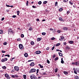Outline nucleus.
Returning a JSON list of instances; mask_svg holds the SVG:
<instances>
[{"instance_id":"1","label":"nucleus","mask_w":79,"mask_h":79,"mask_svg":"<svg viewBox=\"0 0 79 79\" xmlns=\"http://www.w3.org/2000/svg\"><path fill=\"white\" fill-rule=\"evenodd\" d=\"M30 78L31 79H37V77L34 75H31Z\"/></svg>"},{"instance_id":"2","label":"nucleus","mask_w":79,"mask_h":79,"mask_svg":"<svg viewBox=\"0 0 79 79\" xmlns=\"http://www.w3.org/2000/svg\"><path fill=\"white\" fill-rule=\"evenodd\" d=\"M36 71V70L35 69H31L29 71V73H32Z\"/></svg>"},{"instance_id":"3","label":"nucleus","mask_w":79,"mask_h":79,"mask_svg":"<svg viewBox=\"0 0 79 79\" xmlns=\"http://www.w3.org/2000/svg\"><path fill=\"white\" fill-rule=\"evenodd\" d=\"M19 47L20 49L21 50H23V49L24 48V47L22 44H19Z\"/></svg>"},{"instance_id":"4","label":"nucleus","mask_w":79,"mask_h":79,"mask_svg":"<svg viewBox=\"0 0 79 79\" xmlns=\"http://www.w3.org/2000/svg\"><path fill=\"white\" fill-rule=\"evenodd\" d=\"M8 60V59L7 58H4L3 59H2L1 60V61L2 62H5V61H7V60Z\"/></svg>"},{"instance_id":"5","label":"nucleus","mask_w":79,"mask_h":79,"mask_svg":"<svg viewBox=\"0 0 79 79\" xmlns=\"http://www.w3.org/2000/svg\"><path fill=\"white\" fill-rule=\"evenodd\" d=\"M5 76L6 77H7L8 79H10V77L9 76V75L7 73L5 74Z\"/></svg>"},{"instance_id":"6","label":"nucleus","mask_w":79,"mask_h":79,"mask_svg":"<svg viewBox=\"0 0 79 79\" xmlns=\"http://www.w3.org/2000/svg\"><path fill=\"white\" fill-rule=\"evenodd\" d=\"M14 69L15 71H19V67H18L15 66L14 67Z\"/></svg>"},{"instance_id":"7","label":"nucleus","mask_w":79,"mask_h":79,"mask_svg":"<svg viewBox=\"0 0 79 79\" xmlns=\"http://www.w3.org/2000/svg\"><path fill=\"white\" fill-rule=\"evenodd\" d=\"M31 66H34L35 65V64L34 62H32L31 64H30Z\"/></svg>"},{"instance_id":"8","label":"nucleus","mask_w":79,"mask_h":79,"mask_svg":"<svg viewBox=\"0 0 79 79\" xmlns=\"http://www.w3.org/2000/svg\"><path fill=\"white\" fill-rule=\"evenodd\" d=\"M65 49L66 50H68L70 49V48H69V47L68 46H67L65 48Z\"/></svg>"},{"instance_id":"9","label":"nucleus","mask_w":79,"mask_h":79,"mask_svg":"<svg viewBox=\"0 0 79 79\" xmlns=\"http://www.w3.org/2000/svg\"><path fill=\"white\" fill-rule=\"evenodd\" d=\"M63 29L64 31H67L68 30V28L67 27H64L63 28Z\"/></svg>"},{"instance_id":"10","label":"nucleus","mask_w":79,"mask_h":79,"mask_svg":"<svg viewBox=\"0 0 79 79\" xmlns=\"http://www.w3.org/2000/svg\"><path fill=\"white\" fill-rule=\"evenodd\" d=\"M40 53H41V52H40V51H36L35 52L36 54H40Z\"/></svg>"},{"instance_id":"11","label":"nucleus","mask_w":79,"mask_h":79,"mask_svg":"<svg viewBox=\"0 0 79 79\" xmlns=\"http://www.w3.org/2000/svg\"><path fill=\"white\" fill-rule=\"evenodd\" d=\"M9 32H10V33H13V31H12V29H11L10 28L8 30Z\"/></svg>"},{"instance_id":"12","label":"nucleus","mask_w":79,"mask_h":79,"mask_svg":"<svg viewBox=\"0 0 79 79\" xmlns=\"http://www.w3.org/2000/svg\"><path fill=\"white\" fill-rule=\"evenodd\" d=\"M64 39V37L63 36H61V38L59 39V40H60L61 41H62V40H63Z\"/></svg>"},{"instance_id":"13","label":"nucleus","mask_w":79,"mask_h":79,"mask_svg":"<svg viewBox=\"0 0 79 79\" xmlns=\"http://www.w3.org/2000/svg\"><path fill=\"white\" fill-rule=\"evenodd\" d=\"M37 42H39V41H40V40H41V38H37Z\"/></svg>"},{"instance_id":"14","label":"nucleus","mask_w":79,"mask_h":79,"mask_svg":"<svg viewBox=\"0 0 79 79\" xmlns=\"http://www.w3.org/2000/svg\"><path fill=\"white\" fill-rule=\"evenodd\" d=\"M59 21H61L63 22H64V20H63V19L61 17H60L59 19Z\"/></svg>"},{"instance_id":"15","label":"nucleus","mask_w":79,"mask_h":79,"mask_svg":"<svg viewBox=\"0 0 79 79\" xmlns=\"http://www.w3.org/2000/svg\"><path fill=\"white\" fill-rule=\"evenodd\" d=\"M24 56L25 57H27L28 56V54L27 53H25L24 54Z\"/></svg>"},{"instance_id":"16","label":"nucleus","mask_w":79,"mask_h":79,"mask_svg":"<svg viewBox=\"0 0 79 79\" xmlns=\"http://www.w3.org/2000/svg\"><path fill=\"white\" fill-rule=\"evenodd\" d=\"M38 65L40 66V68H44V66L41 65L40 64H39Z\"/></svg>"},{"instance_id":"17","label":"nucleus","mask_w":79,"mask_h":79,"mask_svg":"<svg viewBox=\"0 0 79 79\" xmlns=\"http://www.w3.org/2000/svg\"><path fill=\"white\" fill-rule=\"evenodd\" d=\"M58 53L60 56H63V54L61 53V52H59Z\"/></svg>"},{"instance_id":"18","label":"nucleus","mask_w":79,"mask_h":79,"mask_svg":"<svg viewBox=\"0 0 79 79\" xmlns=\"http://www.w3.org/2000/svg\"><path fill=\"white\" fill-rule=\"evenodd\" d=\"M3 32V31L2 30H0V34H2Z\"/></svg>"},{"instance_id":"19","label":"nucleus","mask_w":79,"mask_h":79,"mask_svg":"<svg viewBox=\"0 0 79 79\" xmlns=\"http://www.w3.org/2000/svg\"><path fill=\"white\" fill-rule=\"evenodd\" d=\"M23 76L24 79H26V75H23Z\"/></svg>"},{"instance_id":"20","label":"nucleus","mask_w":79,"mask_h":79,"mask_svg":"<svg viewBox=\"0 0 79 79\" xmlns=\"http://www.w3.org/2000/svg\"><path fill=\"white\" fill-rule=\"evenodd\" d=\"M2 69H5L6 68V66H2Z\"/></svg>"},{"instance_id":"21","label":"nucleus","mask_w":79,"mask_h":79,"mask_svg":"<svg viewBox=\"0 0 79 79\" xmlns=\"http://www.w3.org/2000/svg\"><path fill=\"white\" fill-rule=\"evenodd\" d=\"M79 62H76V66H78V65H79Z\"/></svg>"},{"instance_id":"22","label":"nucleus","mask_w":79,"mask_h":79,"mask_svg":"<svg viewBox=\"0 0 79 79\" xmlns=\"http://www.w3.org/2000/svg\"><path fill=\"white\" fill-rule=\"evenodd\" d=\"M64 73L65 74H68V73L67 72H66V71H64Z\"/></svg>"},{"instance_id":"23","label":"nucleus","mask_w":79,"mask_h":79,"mask_svg":"<svg viewBox=\"0 0 79 79\" xmlns=\"http://www.w3.org/2000/svg\"><path fill=\"white\" fill-rule=\"evenodd\" d=\"M31 45H34V42L33 41H31Z\"/></svg>"},{"instance_id":"24","label":"nucleus","mask_w":79,"mask_h":79,"mask_svg":"<svg viewBox=\"0 0 79 79\" xmlns=\"http://www.w3.org/2000/svg\"><path fill=\"white\" fill-rule=\"evenodd\" d=\"M75 79H79V77L77 76H75Z\"/></svg>"},{"instance_id":"25","label":"nucleus","mask_w":79,"mask_h":79,"mask_svg":"<svg viewBox=\"0 0 79 79\" xmlns=\"http://www.w3.org/2000/svg\"><path fill=\"white\" fill-rule=\"evenodd\" d=\"M17 15H18V16H19V11H17Z\"/></svg>"},{"instance_id":"26","label":"nucleus","mask_w":79,"mask_h":79,"mask_svg":"<svg viewBox=\"0 0 79 79\" xmlns=\"http://www.w3.org/2000/svg\"><path fill=\"white\" fill-rule=\"evenodd\" d=\"M69 44H73V41H70L69 42Z\"/></svg>"},{"instance_id":"27","label":"nucleus","mask_w":79,"mask_h":79,"mask_svg":"<svg viewBox=\"0 0 79 79\" xmlns=\"http://www.w3.org/2000/svg\"><path fill=\"white\" fill-rule=\"evenodd\" d=\"M58 72V68H56L55 69V73H57Z\"/></svg>"},{"instance_id":"28","label":"nucleus","mask_w":79,"mask_h":79,"mask_svg":"<svg viewBox=\"0 0 79 79\" xmlns=\"http://www.w3.org/2000/svg\"><path fill=\"white\" fill-rule=\"evenodd\" d=\"M42 34L43 35H45V34H46V33H45V32H42Z\"/></svg>"},{"instance_id":"29","label":"nucleus","mask_w":79,"mask_h":79,"mask_svg":"<svg viewBox=\"0 0 79 79\" xmlns=\"http://www.w3.org/2000/svg\"><path fill=\"white\" fill-rule=\"evenodd\" d=\"M29 4V1H27V2L26 3V4H27L26 6H28V4Z\"/></svg>"},{"instance_id":"30","label":"nucleus","mask_w":79,"mask_h":79,"mask_svg":"<svg viewBox=\"0 0 79 79\" xmlns=\"http://www.w3.org/2000/svg\"><path fill=\"white\" fill-rule=\"evenodd\" d=\"M63 10V8H60V9H59V11H61Z\"/></svg>"},{"instance_id":"31","label":"nucleus","mask_w":79,"mask_h":79,"mask_svg":"<svg viewBox=\"0 0 79 79\" xmlns=\"http://www.w3.org/2000/svg\"><path fill=\"white\" fill-rule=\"evenodd\" d=\"M68 1V0H64L63 1V2H67Z\"/></svg>"},{"instance_id":"32","label":"nucleus","mask_w":79,"mask_h":79,"mask_svg":"<svg viewBox=\"0 0 79 79\" xmlns=\"http://www.w3.org/2000/svg\"><path fill=\"white\" fill-rule=\"evenodd\" d=\"M11 77H13V78H15V75H12Z\"/></svg>"},{"instance_id":"33","label":"nucleus","mask_w":79,"mask_h":79,"mask_svg":"<svg viewBox=\"0 0 79 79\" xmlns=\"http://www.w3.org/2000/svg\"><path fill=\"white\" fill-rule=\"evenodd\" d=\"M60 43H58V44H56V46L57 47H58V46H59V45H60Z\"/></svg>"},{"instance_id":"34","label":"nucleus","mask_w":79,"mask_h":79,"mask_svg":"<svg viewBox=\"0 0 79 79\" xmlns=\"http://www.w3.org/2000/svg\"><path fill=\"white\" fill-rule=\"evenodd\" d=\"M39 69H37L36 70V74H38V73H39Z\"/></svg>"},{"instance_id":"35","label":"nucleus","mask_w":79,"mask_h":79,"mask_svg":"<svg viewBox=\"0 0 79 79\" xmlns=\"http://www.w3.org/2000/svg\"><path fill=\"white\" fill-rule=\"evenodd\" d=\"M29 31H32V28L30 27L29 29Z\"/></svg>"},{"instance_id":"36","label":"nucleus","mask_w":79,"mask_h":79,"mask_svg":"<svg viewBox=\"0 0 79 79\" xmlns=\"http://www.w3.org/2000/svg\"><path fill=\"white\" fill-rule=\"evenodd\" d=\"M46 74L45 73V72H43V75L45 76V75H46Z\"/></svg>"},{"instance_id":"37","label":"nucleus","mask_w":79,"mask_h":79,"mask_svg":"<svg viewBox=\"0 0 79 79\" xmlns=\"http://www.w3.org/2000/svg\"><path fill=\"white\" fill-rule=\"evenodd\" d=\"M6 51H5L2 50V53H6Z\"/></svg>"},{"instance_id":"38","label":"nucleus","mask_w":79,"mask_h":79,"mask_svg":"<svg viewBox=\"0 0 79 79\" xmlns=\"http://www.w3.org/2000/svg\"><path fill=\"white\" fill-rule=\"evenodd\" d=\"M41 4H42V2L39 1V2H38V4H39V5H41Z\"/></svg>"},{"instance_id":"39","label":"nucleus","mask_w":79,"mask_h":79,"mask_svg":"<svg viewBox=\"0 0 79 79\" xmlns=\"http://www.w3.org/2000/svg\"><path fill=\"white\" fill-rule=\"evenodd\" d=\"M58 59H59L58 57H56L55 58V61H56V60H58Z\"/></svg>"},{"instance_id":"40","label":"nucleus","mask_w":79,"mask_h":79,"mask_svg":"<svg viewBox=\"0 0 79 79\" xmlns=\"http://www.w3.org/2000/svg\"><path fill=\"white\" fill-rule=\"evenodd\" d=\"M69 3L70 4V5H73V3L71 2V1L69 2Z\"/></svg>"},{"instance_id":"41","label":"nucleus","mask_w":79,"mask_h":79,"mask_svg":"<svg viewBox=\"0 0 79 79\" xmlns=\"http://www.w3.org/2000/svg\"><path fill=\"white\" fill-rule=\"evenodd\" d=\"M7 44V43L6 42H5L3 43V45H6Z\"/></svg>"},{"instance_id":"42","label":"nucleus","mask_w":79,"mask_h":79,"mask_svg":"<svg viewBox=\"0 0 79 79\" xmlns=\"http://www.w3.org/2000/svg\"><path fill=\"white\" fill-rule=\"evenodd\" d=\"M47 3V1H44L43 2V3L44 4H46V3Z\"/></svg>"},{"instance_id":"43","label":"nucleus","mask_w":79,"mask_h":79,"mask_svg":"<svg viewBox=\"0 0 79 79\" xmlns=\"http://www.w3.org/2000/svg\"><path fill=\"white\" fill-rule=\"evenodd\" d=\"M21 37H22V38H23V37H24V35H23V34H22L21 35Z\"/></svg>"},{"instance_id":"44","label":"nucleus","mask_w":79,"mask_h":79,"mask_svg":"<svg viewBox=\"0 0 79 79\" xmlns=\"http://www.w3.org/2000/svg\"><path fill=\"white\" fill-rule=\"evenodd\" d=\"M70 13V11H68L67 12V14L68 15V14H69Z\"/></svg>"},{"instance_id":"45","label":"nucleus","mask_w":79,"mask_h":79,"mask_svg":"<svg viewBox=\"0 0 79 79\" xmlns=\"http://www.w3.org/2000/svg\"><path fill=\"white\" fill-rule=\"evenodd\" d=\"M55 6H58V2H55Z\"/></svg>"},{"instance_id":"46","label":"nucleus","mask_w":79,"mask_h":79,"mask_svg":"<svg viewBox=\"0 0 79 79\" xmlns=\"http://www.w3.org/2000/svg\"><path fill=\"white\" fill-rule=\"evenodd\" d=\"M12 73H13L15 72V70L13 69L11 71Z\"/></svg>"},{"instance_id":"47","label":"nucleus","mask_w":79,"mask_h":79,"mask_svg":"<svg viewBox=\"0 0 79 79\" xmlns=\"http://www.w3.org/2000/svg\"><path fill=\"white\" fill-rule=\"evenodd\" d=\"M54 48H55V46H54L52 48V50H54Z\"/></svg>"},{"instance_id":"48","label":"nucleus","mask_w":79,"mask_h":79,"mask_svg":"<svg viewBox=\"0 0 79 79\" xmlns=\"http://www.w3.org/2000/svg\"><path fill=\"white\" fill-rule=\"evenodd\" d=\"M16 17V15H14L12 16V18H15Z\"/></svg>"},{"instance_id":"49","label":"nucleus","mask_w":79,"mask_h":79,"mask_svg":"<svg viewBox=\"0 0 79 79\" xmlns=\"http://www.w3.org/2000/svg\"><path fill=\"white\" fill-rule=\"evenodd\" d=\"M19 77V76H18V75H15V77Z\"/></svg>"},{"instance_id":"50","label":"nucleus","mask_w":79,"mask_h":79,"mask_svg":"<svg viewBox=\"0 0 79 79\" xmlns=\"http://www.w3.org/2000/svg\"><path fill=\"white\" fill-rule=\"evenodd\" d=\"M57 32H58V33H60V32H61V31H60V30H58L57 31Z\"/></svg>"},{"instance_id":"51","label":"nucleus","mask_w":79,"mask_h":79,"mask_svg":"<svg viewBox=\"0 0 79 79\" xmlns=\"http://www.w3.org/2000/svg\"><path fill=\"white\" fill-rule=\"evenodd\" d=\"M21 38H19V39H17V41H20V40H21Z\"/></svg>"},{"instance_id":"52","label":"nucleus","mask_w":79,"mask_h":79,"mask_svg":"<svg viewBox=\"0 0 79 79\" xmlns=\"http://www.w3.org/2000/svg\"><path fill=\"white\" fill-rule=\"evenodd\" d=\"M61 63H62V64H64V61L61 60Z\"/></svg>"},{"instance_id":"53","label":"nucleus","mask_w":79,"mask_h":79,"mask_svg":"<svg viewBox=\"0 0 79 79\" xmlns=\"http://www.w3.org/2000/svg\"><path fill=\"white\" fill-rule=\"evenodd\" d=\"M47 63H48V64H50V61L48 60H47Z\"/></svg>"},{"instance_id":"54","label":"nucleus","mask_w":79,"mask_h":79,"mask_svg":"<svg viewBox=\"0 0 79 79\" xmlns=\"http://www.w3.org/2000/svg\"><path fill=\"white\" fill-rule=\"evenodd\" d=\"M51 39L52 40H55V38L54 37H53Z\"/></svg>"},{"instance_id":"55","label":"nucleus","mask_w":79,"mask_h":79,"mask_svg":"<svg viewBox=\"0 0 79 79\" xmlns=\"http://www.w3.org/2000/svg\"><path fill=\"white\" fill-rule=\"evenodd\" d=\"M32 8H37V7L35 6H32Z\"/></svg>"},{"instance_id":"56","label":"nucleus","mask_w":79,"mask_h":79,"mask_svg":"<svg viewBox=\"0 0 79 79\" xmlns=\"http://www.w3.org/2000/svg\"><path fill=\"white\" fill-rule=\"evenodd\" d=\"M4 19H5V18L4 17H3L2 19H1V21H3L4 20Z\"/></svg>"},{"instance_id":"57","label":"nucleus","mask_w":79,"mask_h":79,"mask_svg":"<svg viewBox=\"0 0 79 79\" xmlns=\"http://www.w3.org/2000/svg\"><path fill=\"white\" fill-rule=\"evenodd\" d=\"M34 61V60H29L28 61V62H30V61Z\"/></svg>"},{"instance_id":"58","label":"nucleus","mask_w":79,"mask_h":79,"mask_svg":"<svg viewBox=\"0 0 79 79\" xmlns=\"http://www.w3.org/2000/svg\"><path fill=\"white\" fill-rule=\"evenodd\" d=\"M77 71H74V73L76 74H77Z\"/></svg>"},{"instance_id":"59","label":"nucleus","mask_w":79,"mask_h":79,"mask_svg":"<svg viewBox=\"0 0 79 79\" xmlns=\"http://www.w3.org/2000/svg\"><path fill=\"white\" fill-rule=\"evenodd\" d=\"M6 6H7V7H10V5H6Z\"/></svg>"},{"instance_id":"60","label":"nucleus","mask_w":79,"mask_h":79,"mask_svg":"<svg viewBox=\"0 0 79 79\" xmlns=\"http://www.w3.org/2000/svg\"><path fill=\"white\" fill-rule=\"evenodd\" d=\"M64 45H66V42H64Z\"/></svg>"},{"instance_id":"61","label":"nucleus","mask_w":79,"mask_h":79,"mask_svg":"<svg viewBox=\"0 0 79 79\" xmlns=\"http://www.w3.org/2000/svg\"><path fill=\"white\" fill-rule=\"evenodd\" d=\"M39 73H40V75H43V73H42L41 72H40Z\"/></svg>"},{"instance_id":"62","label":"nucleus","mask_w":79,"mask_h":79,"mask_svg":"<svg viewBox=\"0 0 79 79\" xmlns=\"http://www.w3.org/2000/svg\"><path fill=\"white\" fill-rule=\"evenodd\" d=\"M49 48H50L48 47V48H47V49H46V50H49Z\"/></svg>"},{"instance_id":"63","label":"nucleus","mask_w":79,"mask_h":79,"mask_svg":"<svg viewBox=\"0 0 79 79\" xmlns=\"http://www.w3.org/2000/svg\"><path fill=\"white\" fill-rule=\"evenodd\" d=\"M50 31H53V29L52 28H50Z\"/></svg>"},{"instance_id":"64","label":"nucleus","mask_w":79,"mask_h":79,"mask_svg":"<svg viewBox=\"0 0 79 79\" xmlns=\"http://www.w3.org/2000/svg\"><path fill=\"white\" fill-rule=\"evenodd\" d=\"M77 73H79V69H77Z\"/></svg>"}]
</instances>
